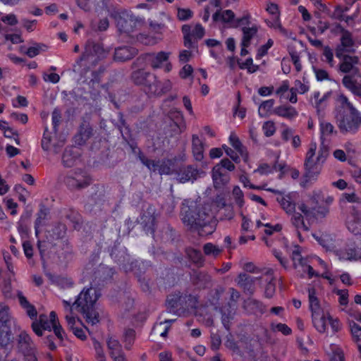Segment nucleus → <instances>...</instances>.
<instances>
[{"label":"nucleus","instance_id":"nucleus-1","mask_svg":"<svg viewBox=\"0 0 361 361\" xmlns=\"http://www.w3.org/2000/svg\"><path fill=\"white\" fill-rule=\"evenodd\" d=\"M181 214L183 224L191 231H197L200 236L212 234L215 230L214 223L207 208L194 201L184 200Z\"/></svg>","mask_w":361,"mask_h":361},{"label":"nucleus","instance_id":"nucleus-2","mask_svg":"<svg viewBox=\"0 0 361 361\" xmlns=\"http://www.w3.org/2000/svg\"><path fill=\"white\" fill-rule=\"evenodd\" d=\"M100 295V291L91 286L90 288H84L73 302L74 309L83 315L87 322L92 324L99 322L96 302Z\"/></svg>","mask_w":361,"mask_h":361},{"label":"nucleus","instance_id":"nucleus-3","mask_svg":"<svg viewBox=\"0 0 361 361\" xmlns=\"http://www.w3.org/2000/svg\"><path fill=\"white\" fill-rule=\"evenodd\" d=\"M336 124L343 135H355L361 127V113L358 110L348 112L345 109H335Z\"/></svg>","mask_w":361,"mask_h":361},{"label":"nucleus","instance_id":"nucleus-4","mask_svg":"<svg viewBox=\"0 0 361 361\" xmlns=\"http://www.w3.org/2000/svg\"><path fill=\"white\" fill-rule=\"evenodd\" d=\"M311 200L315 204L309 207L304 202L299 204V210L305 216L306 219L314 217L316 214L326 216L329 212V207L334 202V197L324 194L322 191L314 192Z\"/></svg>","mask_w":361,"mask_h":361},{"label":"nucleus","instance_id":"nucleus-5","mask_svg":"<svg viewBox=\"0 0 361 361\" xmlns=\"http://www.w3.org/2000/svg\"><path fill=\"white\" fill-rule=\"evenodd\" d=\"M341 60L339 63V70L343 73H347L342 79V84L345 87L346 81L349 78L353 81L355 85L361 87V73L357 65L360 63V59L357 56H350L343 54L341 57H338Z\"/></svg>","mask_w":361,"mask_h":361},{"label":"nucleus","instance_id":"nucleus-6","mask_svg":"<svg viewBox=\"0 0 361 361\" xmlns=\"http://www.w3.org/2000/svg\"><path fill=\"white\" fill-rule=\"evenodd\" d=\"M105 56L104 49L100 42L88 39L85 45V49L77 63L84 62L87 66H94Z\"/></svg>","mask_w":361,"mask_h":361},{"label":"nucleus","instance_id":"nucleus-7","mask_svg":"<svg viewBox=\"0 0 361 361\" xmlns=\"http://www.w3.org/2000/svg\"><path fill=\"white\" fill-rule=\"evenodd\" d=\"M111 18L116 21V26L121 32L130 33L134 31L138 18L133 13L125 9L111 11Z\"/></svg>","mask_w":361,"mask_h":361},{"label":"nucleus","instance_id":"nucleus-8","mask_svg":"<svg viewBox=\"0 0 361 361\" xmlns=\"http://www.w3.org/2000/svg\"><path fill=\"white\" fill-rule=\"evenodd\" d=\"M138 158L149 171H158L160 175L175 174L176 168L174 167V161L172 159H164L161 161L152 160L147 158L140 151L138 153Z\"/></svg>","mask_w":361,"mask_h":361},{"label":"nucleus","instance_id":"nucleus-9","mask_svg":"<svg viewBox=\"0 0 361 361\" xmlns=\"http://www.w3.org/2000/svg\"><path fill=\"white\" fill-rule=\"evenodd\" d=\"M317 149V144L315 142H311L310 144V148L306 154L305 160V176L309 179H314L320 173L323 164L317 158H314L315 152Z\"/></svg>","mask_w":361,"mask_h":361},{"label":"nucleus","instance_id":"nucleus-10","mask_svg":"<svg viewBox=\"0 0 361 361\" xmlns=\"http://www.w3.org/2000/svg\"><path fill=\"white\" fill-rule=\"evenodd\" d=\"M166 305L169 312L176 313L175 309L178 307L195 308L197 306V299L190 295L183 297L180 293L172 294L168 296Z\"/></svg>","mask_w":361,"mask_h":361},{"label":"nucleus","instance_id":"nucleus-11","mask_svg":"<svg viewBox=\"0 0 361 361\" xmlns=\"http://www.w3.org/2000/svg\"><path fill=\"white\" fill-rule=\"evenodd\" d=\"M63 181L70 190H80L90 184V178L82 170L70 173L65 177Z\"/></svg>","mask_w":361,"mask_h":361},{"label":"nucleus","instance_id":"nucleus-12","mask_svg":"<svg viewBox=\"0 0 361 361\" xmlns=\"http://www.w3.org/2000/svg\"><path fill=\"white\" fill-rule=\"evenodd\" d=\"M199 174L198 169L192 165H183L176 169L175 176L178 183L194 182Z\"/></svg>","mask_w":361,"mask_h":361},{"label":"nucleus","instance_id":"nucleus-13","mask_svg":"<svg viewBox=\"0 0 361 361\" xmlns=\"http://www.w3.org/2000/svg\"><path fill=\"white\" fill-rule=\"evenodd\" d=\"M172 88V83L169 80L159 81L157 80V76L154 75V80L149 82L145 91L150 95H161L171 90Z\"/></svg>","mask_w":361,"mask_h":361},{"label":"nucleus","instance_id":"nucleus-14","mask_svg":"<svg viewBox=\"0 0 361 361\" xmlns=\"http://www.w3.org/2000/svg\"><path fill=\"white\" fill-rule=\"evenodd\" d=\"M109 353L113 361H127L120 342L114 337L110 336L106 340Z\"/></svg>","mask_w":361,"mask_h":361},{"label":"nucleus","instance_id":"nucleus-15","mask_svg":"<svg viewBox=\"0 0 361 361\" xmlns=\"http://www.w3.org/2000/svg\"><path fill=\"white\" fill-rule=\"evenodd\" d=\"M346 226L354 235H361V210L353 207L346 220Z\"/></svg>","mask_w":361,"mask_h":361},{"label":"nucleus","instance_id":"nucleus-16","mask_svg":"<svg viewBox=\"0 0 361 361\" xmlns=\"http://www.w3.org/2000/svg\"><path fill=\"white\" fill-rule=\"evenodd\" d=\"M169 56V52L160 51L157 54L147 53L143 55L142 59L139 58L137 61L141 59L145 61L153 68H159L162 67L164 62H167Z\"/></svg>","mask_w":361,"mask_h":361},{"label":"nucleus","instance_id":"nucleus-17","mask_svg":"<svg viewBox=\"0 0 361 361\" xmlns=\"http://www.w3.org/2000/svg\"><path fill=\"white\" fill-rule=\"evenodd\" d=\"M341 44L336 48V56L341 57L345 52L353 53L355 52L354 49V40L353 39L352 34L348 32H343V35H341Z\"/></svg>","mask_w":361,"mask_h":361},{"label":"nucleus","instance_id":"nucleus-18","mask_svg":"<svg viewBox=\"0 0 361 361\" xmlns=\"http://www.w3.org/2000/svg\"><path fill=\"white\" fill-rule=\"evenodd\" d=\"M334 253L340 260H357L361 259V243L356 247H347L340 250L336 249Z\"/></svg>","mask_w":361,"mask_h":361},{"label":"nucleus","instance_id":"nucleus-19","mask_svg":"<svg viewBox=\"0 0 361 361\" xmlns=\"http://www.w3.org/2000/svg\"><path fill=\"white\" fill-rule=\"evenodd\" d=\"M155 208L149 205L140 216V224L147 233H154L155 224Z\"/></svg>","mask_w":361,"mask_h":361},{"label":"nucleus","instance_id":"nucleus-20","mask_svg":"<svg viewBox=\"0 0 361 361\" xmlns=\"http://www.w3.org/2000/svg\"><path fill=\"white\" fill-rule=\"evenodd\" d=\"M212 173L214 187L216 189L222 188L230 180L228 173L221 169V166L215 165L212 169Z\"/></svg>","mask_w":361,"mask_h":361},{"label":"nucleus","instance_id":"nucleus-21","mask_svg":"<svg viewBox=\"0 0 361 361\" xmlns=\"http://www.w3.org/2000/svg\"><path fill=\"white\" fill-rule=\"evenodd\" d=\"M190 279L193 284L199 288H206L212 286V277L207 273L193 270L190 275Z\"/></svg>","mask_w":361,"mask_h":361},{"label":"nucleus","instance_id":"nucleus-22","mask_svg":"<svg viewBox=\"0 0 361 361\" xmlns=\"http://www.w3.org/2000/svg\"><path fill=\"white\" fill-rule=\"evenodd\" d=\"M17 348L23 355L30 353L35 349V344L30 336L25 331H22L17 339Z\"/></svg>","mask_w":361,"mask_h":361},{"label":"nucleus","instance_id":"nucleus-23","mask_svg":"<svg viewBox=\"0 0 361 361\" xmlns=\"http://www.w3.org/2000/svg\"><path fill=\"white\" fill-rule=\"evenodd\" d=\"M93 129L88 122L83 121L79 127L78 133L75 137V143L82 145L91 137Z\"/></svg>","mask_w":361,"mask_h":361},{"label":"nucleus","instance_id":"nucleus-24","mask_svg":"<svg viewBox=\"0 0 361 361\" xmlns=\"http://www.w3.org/2000/svg\"><path fill=\"white\" fill-rule=\"evenodd\" d=\"M131 78L136 85H142L147 88L149 82L154 80V75L140 69L132 73Z\"/></svg>","mask_w":361,"mask_h":361},{"label":"nucleus","instance_id":"nucleus-25","mask_svg":"<svg viewBox=\"0 0 361 361\" xmlns=\"http://www.w3.org/2000/svg\"><path fill=\"white\" fill-rule=\"evenodd\" d=\"M308 298L310 303V310L312 312V316L324 313L323 309L320 305L319 300L316 295V290L313 287L308 288Z\"/></svg>","mask_w":361,"mask_h":361},{"label":"nucleus","instance_id":"nucleus-26","mask_svg":"<svg viewBox=\"0 0 361 361\" xmlns=\"http://www.w3.org/2000/svg\"><path fill=\"white\" fill-rule=\"evenodd\" d=\"M276 201L280 204L282 209L286 214H290L295 211V203L294 202L293 195L289 193L286 195H279L276 198Z\"/></svg>","mask_w":361,"mask_h":361},{"label":"nucleus","instance_id":"nucleus-27","mask_svg":"<svg viewBox=\"0 0 361 361\" xmlns=\"http://www.w3.org/2000/svg\"><path fill=\"white\" fill-rule=\"evenodd\" d=\"M255 279L251 276L241 273L238 276V284L245 292L252 294L255 289Z\"/></svg>","mask_w":361,"mask_h":361},{"label":"nucleus","instance_id":"nucleus-28","mask_svg":"<svg viewBox=\"0 0 361 361\" xmlns=\"http://www.w3.org/2000/svg\"><path fill=\"white\" fill-rule=\"evenodd\" d=\"M290 215L292 216L290 219V222L292 225L295 227V228L297 230L298 235L300 240H302L301 239L300 231H309V227L305 224L304 221V216L305 217V216H302L300 213L296 212L295 211L294 212V213L290 214Z\"/></svg>","mask_w":361,"mask_h":361},{"label":"nucleus","instance_id":"nucleus-29","mask_svg":"<svg viewBox=\"0 0 361 361\" xmlns=\"http://www.w3.org/2000/svg\"><path fill=\"white\" fill-rule=\"evenodd\" d=\"M137 54V50L135 48L129 47H123L116 49L114 53V59L118 61H125L131 59Z\"/></svg>","mask_w":361,"mask_h":361},{"label":"nucleus","instance_id":"nucleus-30","mask_svg":"<svg viewBox=\"0 0 361 361\" xmlns=\"http://www.w3.org/2000/svg\"><path fill=\"white\" fill-rule=\"evenodd\" d=\"M204 143L196 135L192 137V151L194 159L200 161L204 159Z\"/></svg>","mask_w":361,"mask_h":361},{"label":"nucleus","instance_id":"nucleus-31","mask_svg":"<svg viewBox=\"0 0 361 361\" xmlns=\"http://www.w3.org/2000/svg\"><path fill=\"white\" fill-rule=\"evenodd\" d=\"M258 30L259 28L256 25H253L251 27L243 26L241 28L243 37L240 45L250 46L252 39L257 35Z\"/></svg>","mask_w":361,"mask_h":361},{"label":"nucleus","instance_id":"nucleus-32","mask_svg":"<svg viewBox=\"0 0 361 361\" xmlns=\"http://www.w3.org/2000/svg\"><path fill=\"white\" fill-rule=\"evenodd\" d=\"M319 128L322 142H324V140L336 136L338 134L337 130H336L334 125L329 122L324 121L320 122Z\"/></svg>","mask_w":361,"mask_h":361},{"label":"nucleus","instance_id":"nucleus-33","mask_svg":"<svg viewBox=\"0 0 361 361\" xmlns=\"http://www.w3.org/2000/svg\"><path fill=\"white\" fill-rule=\"evenodd\" d=\"M19 302L22 307L26 310L27 314L30 319H35L37 317V312L34 305H31L27 298L23 295L20 291L17 293Z\"/></svg>","mask_w":361,"mask_h":361},{"label":"nucleus","instance_id":"nucleus-34","mask_svg":"<svg viewBox=\"0 0 361 361\" xmlns=\"http://www.w3.org/2000/svg\"><path fill=\"white\" fill-rule=\"evenodd\" d=\"M78 154L72 147H66L62 156L63 165L65 167H72L75 164Z\"/></svg>","mask_w":361,"mask_h":361},{"label":"nucleus","instance_id":"nucleus-35","mask_svg":"<svg viewBox=\"0 0 361 361\" xmlns=\"http://www.w3.org/2000/svg\"><path fill=\"white\" fill-rule=\"evenodd\" d=\"M94 6L96 13L99 14L102 13L103 11H106L110 17L111 11L117 10L115 6L110 4V0H94Z\"/></svg>","mask_w":361,"mask_h":361},{"label":"nucleus","instance_id":"nucleus-36","mask_svg":"<svg viewBox=\"0 0 361 361\" xmlns=\"http://www.w3.org/2000/svg\"><path fill=\"white\" fill-rule=\"evenodd\" d=\"M274 113L279 116L292 119L298 116V111L291 106H280L274 109Z\"/></svg>","mask_w":361,"mask_h":361},{"label":"nucleus","instance_id":"nucleus-37","mask_svg":"<svg viewBox=\"0 0 361 361\" xmlns=\"http://www.w3.org/2000/svg\"><path fill=\"white\" fill-rule=\"evenodd\" d=\"M326 319L327 314L325 313L312 316V324L317 331L321 334H324L326 331Z\"/></svg>","mask_w":361,"mask_h":361},{"label":"nucleus","instance_id":"nucleus-38","mask_svg":"<svg viewBox=\"0 0 361 361\" xmlns=\"http://www.w3.org/2000/svg\"><path fill=\"white\" fill-rule=\"evenodd\" d=\"M47 46L43 44L35 43L33 46L26 49L25 47H21L20 50L23 53L27 55L30 58H33L41 52L44 51Z\"/></svg>","mask_w":361,"mask_h":361},{"label":"nucleus","instance_id":"nucleus-39","mask_svg":"<svg viewBox=\"0 0 361 361\" xmlns=\"http://www.w3.org/2000/svg\"><path fill=\"white\" fill-rule=\"evenodd\" d=\"M11 318L8 312V307L0 303V329L1 328H11Z\"/></svg>","mask_w":361,"mask_h":361},{"label":"nucleus","instance_id":"nucleus-40","mask_svg":"<svg viewBox=\"0 0 361 361\" xmlns=\"http://www.w3.org/2000/svg\"><path fill=\"white\" fill-rule=\"evenodd\" d=\"M314 238L317 240V241L327 251L334 252L336 250L334 243L333 239L328 235H321L320 236H317L316 235H313Z\"/></svg>","mask_w":361,"mask_h":361},{"label":"nucleus","instance_id":"nucleus-41","mask_svg":"<svg viewBox=\"0 0 361 361\" xmlns=\"http://www.w3.org/2000/svg\"><path fill=\"white\" fill-rule=\"evenodd\" d=\"M339 202L341 204L348 202L361 204V197L354 191L343 192L340 197Z\"/></svg>","mask_w":361,"mask_h":361},{"label":"nucleus","instance_id":"nucleus-42","mask_svg":"<svg viewBox=\"0 0 361 361\" xmlns=\"http://www.w3.org/2000/svg\"><path fill=\"white\" fill-rule=\"evenodd\" d=\"M235 14L231 10H225L222 13L217 11L212 16L214 21L221 20L224 23L231 22L234 19Z\"/></svg>","mask_w":361,"mask_h":361},{"label":"nucleus","instance_id":"nucleus-43","mask_svg":"<svg viewBox=\"0 0 361 361\" xmlns=\"http://www.w3.org/2000/svg\"><path fill=\"white\" fill-rule=\"evenodd\" d=\"M274 103L275 101L273 99L266 100L261 103L258 109L259 116L262 118L267 117L273 108Z\"/></svg>","mask_w":361,"mask_h":361},{"label":"nucleus","instance_id":"nucleus-44","mask_svg":"<svg viewBox=\"0 0 361 361\" xmlns=\"http://www.w3.org/2000/svg\"><path fill=\"white\" fill-rule=\"evenodd\" d=\"M291 258L293 262V266L295 269L301 268L305 266V260L302 257L300 247L295 245L292 252Z\"/></svg>","mask_w":361,"mask_h":361},{"label":"nucleus","instance_id":"nucleus-45","mask_svg":"<svg viewBox=\"0 0 361 361\" xmlns=\"http://www.w3.org/2000/svg\"><path fill=\"white\" fill-rule=\"evenodd\" d=\"M337 101L340 104V106L336 109H345L348 112L357 110L349 101L348 98L343 94L338 95Z\"/></svg>","mask_w":361,"mask_h":361},{"label":"nucleus","instance_id":"nucleus-46","mask_svg":"<svg viewBox=\"0 0 361 361\" xmlns=\"http://www.w3.org/2000/svg\"><path fill=\"white\" fill-rule=\"evenodd\" d=\"M186 254L188 258L196 264L201 266L203 263V257L200 250L193 248H187Z\"/></svg>","mask_w":361,"mask_h":361},{"label":"nucleus","instance_id":"nucleus-47","mask_svg":"<svg viewBox=\"0 0 361 361\" xmlns=\"http://www.w3.org/2000/svg\"><path fill=\"white\" fill-rule=\"evenodd\" d=\"M49 214V209L44 206H41L37 213V217L35 223V233L37 235L39 231L38 228L42 225L43 221L47 219Z\"/></svg>","mask_w":361,"mask_h":361},{"label":"nucleus","instance_id":"nucleus-48","mask_svg":"<svg viewBox=\"0 0 361 361\" xmlns=\"http://www.w3.org/2000/svg\"><path fill=\"white\" fill-rule=\"evenodd\" d=\"M182 32L184 35V45L188 48L194 47L195 42L191 39L192 30L188 25H184L182 27Z\"/></svg>","mask_w":361,"mask_h":361},{"label":"nucleus","instance_id":"nucleus-49","mask_svg":"<svg viewBox=\"0 0 361 361\" xmlns=\"http://www.w3.org/2000/svg\"><path fill=\"white\" fill-rule=\"evenodd\" d=\"M11 341V328H1L0 329V346H6Z\"/></svg>","mask_w":361,"mask_h":361},{"label":"nucleus","instance_id":"nucleus-50","mask_svg":"<svg viewBox=\"0 0 361 361\" xmlns=\"http://www.w3.org/2000/svg\"><path fill=\"white\" fill-rule=\"evenodd\" d=\"M109 26V21L106 18H104L98 23L92 22L91 28L95 32H104L106 31Z\"/></svg>","mask_w":361,"mask_h":361},{"label":"nucleus","instance_id":"nucleus-51","mask_svg":"<svg viewBox=\"0 0 361 361\" xmlns=\"http://www.w3.org/2000/svg\"><path fill=\"white\" fill-rule=\"evenodd\" d=\"M203 250L206 255L214 257L218 256L221 252V249L211 243H206L203 247Z\"/></svg>","mask_w":361,"mask_h":361},{"label":"nucleus","instance_id":"nucleus-52","mask_svg":"<svg viewBox=\"0 0 361 361\" xmlns=\"http://www.w3.org/2000/svg\"><path fill=\"white\" fill-rule=\"evenodd\" d=\"M230 143L233 147L242 156L245 153V149L238 137L235 135H231L229 137Z\"/></svg>","mask_w":361,"mask_h":361},{"label":"nucleus","instance_id":"nucleus-53","mask_svg":"<svg viewBox=\"0 0 361 361\" xmlns=\"http://www.w3.org/2000/svg\"><path fill=\"white\" fill-rule=\"evenodd\" d=\"M350 328L353 341L356 343L360 342L361 341V326L352 321L350 322Z\"/></svg>","mask_w":361,"mask_h":361},{"label":"nucleus","instance_id":"nucleus-54","mask_svg":"<svg viewBox=\"0 0 361 361\" xmlns=\"http://www.w3.org/2000/svg\"><path fill=\"white\" fill-rule=\"evenodd\" d=\"M170 329L169 325H164L161 322L159 324H157L152 329V333L154 334H159L162 337H166L168 331Z\"/></svg>","mask_w":361,"mask_h":361},{"label":"nucleus","instance_id":"nucleus-55","mask_svg":"<svg viewBox=\"0 0 361 361\" xmlns=\"http://www.w3.org/2000/svg\"><path fill=\"white\" fill-rule=\"evenodd\" d=\"M232 195L235 199V203L242 207L244 204L243 192L239 188V186H235L232 191Z\"/></svg>","mask_w":361,"mask_h":361},{"label":"nucleus","instance_id":"nucleus-56","mask_svg":"<svg viewBox=\"0 0 361 361\" xmlns=\"http://www.w3.org/2000/svg\"><path fill=\"white\" fill-rule=\"evenodd\" d=\"M93 346L95 350L96 358L97 361H106V356L99 342L94 340L93 341Z\"/></svg>","mask_w":361,"mask_h":361},{"label":"nucleus","instance_id":"nucleus-57","mask_svg":"<svg viewBox=\"0 0 361 361\" xmlns=\"http://www.w3.org/2000/svg\"><path fill=\"white\" fill-rule=\"evenodd\" d=\"M53 130L55 133L58 131V126H59L61 121V113L59 109H55L51 115Z\"/></svg>","mask_w":361,"mask_h":361},{"label":"nucleus","instance_id":"nucleus-58","mask_svg":"<svg viewBox=\"0 0 361 361\" xmlns=\"http://www.w3.org/2000/svg\"><path fill=\"white\" fill-rule=\"evenodd\" d=\"M346 81L345 88L352 92L355 96L358 97L361 99V87H357L355 85L354 82L352 81L350 78Z\"/></svg>","mask_w":361,"mask_h":361},{"label":"nucleus","instance_id":"nucleus-59","mask_svg":"<svg viewBox=\"0 0 361 361\" xmlns=\"http://www.w3.org/2000/svg\"><path fill=\"white\" fill-rule=\"evenodd\" d=\"M193 12L189 8H178L177 16L180 20L185 21L192 17Z\"/></svg>","mask_w":361,"mask_h":361},{"label":"nucleus","instance_id":"nucleus-60","mask_svg":"<svg viewBox=\"0 0 361 361\" xmlns=\"http://www.w3.org/2000/svg\"><path fill=\"white\" fill-rule=\"evenodd\" d=\"M262 130L264 131V135L267 137L272 136L275 131L276 128L274 122L272 121H267L263 124Z\"/></svg>","mask_w":361,"mask_h":361},{"label":"nucleus","instance_id":"nucleus-61","mask_svg":"<svg viewBox=\"0 0 361 361\" xmlns=\"http://www.w3.org/2000/svg\"><path fill=\"white\" fill-rule=\"evenodd\" d=\"M204 35V29L200 24H197L192 30L191 39L198 40L203 37Z\"/></svg>","mask_w":361,"mask_h":361},{"label":"nucleus","instance_id":"nucleus-62","mask_svg":"<svg viewBox=\"0 0 361 361\" xmlns=\"http://www.w3.org/2000/svg\"><path fill=\"white\" fill-rule=\"evenodd\" d=\"M273 40L269 39L265 44L261 46L259 48L257 54V58L260 59L262 56H265L267 54L268 50L273 46Z\"/></svg>","mask_w":361,"mask_h":361},{"label":"nucleus","instance_id":"nucleus-63","mask_svg":"<svg viewBox=\"0 0 361 361\" xmlns=\"http://www.w3.org/2000/svg\"><path fill=\"white\" fill-rule=\"evenodd\" d=\"M349 173L353 180L361 185V167L353 166L349 171Z\"/></svg>","mask_w":361,"mask_h":361},{"label":"nucleus","instance_id":"nucleus-64","mask_svg":"<svg viewBox=\"0 0 361 361\" xmlns=\"http://www.w3.org/2000/svg\"><path fill=\"white\" fill-rule=\"evenodd\" d=\"M348 10V7H343L341 5H337L335 6V9L334 13L331 15L333 18L343 20V13Z\"/></svg>","mask_w":361,"mask_h":361}]
</instances>
